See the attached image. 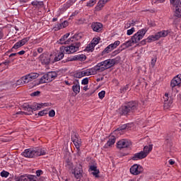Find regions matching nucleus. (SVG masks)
<instances>
[{
	"label": "nucleus",
	"instance_id": "f257e3e1",
	"mask_svg": "<svg viewBox=\"0 0 181 181\" xmlns=\"http://www.w3.org/2000/svg\"><path fill=\"white\" fill-rule=\"evenodd\" d=\"M47 151V150H46V148L43 147H32L25 149L24 151L21 153V155L22 156H24V158L33 159L39 156H43L46 155Z\"/></svg>",
	"mask_w": 181,
	"mask_h": 181
},
{
	"label": "nucleus",
	"instance_id": "f03ea898",
	"mask_svg": "<svg viewBox=\"0 0 181 181\" xmlns=\"http://www.w3.org/2000/svg\"><path fill=\"white\" fill-rule=\"evenodd\" d=\"M146 29H141L139 30L133 36H132L131 40L123 43L120 47L122 50H125V49H128V47H131L134 44L139 43L142 39H144V36L146 35Z\"/></svg>",
	"mask_w": 181,
	"mask_h": 181
},
{
	"label": "nucleus",
	"instance_id": "7ed1b4c3",
	"mask_svg": "<svg viewBox=\"0 0 181 181\" xmlns=\"http://www.w3.org/2000/svg\"><path fill=\"white\" fill-rule=\"evenodd\" d=\"M138 110V103L136 101H129L125 103L118 109L119 115H129V114H134L135 111Z\"/></svg>",
	"mask_w": 181,
	"mask_h": 181
},
{
	"label": "nucleus",
	"instance_id": "20e7f679",
	"mask_svg": "<svg viewBox=\"0 0 181 181\" xmlns=\"http://www.w3.org/2000/svg\"><path fill=\"white\" fill-rule=\"evenodd\" d=\"M121 62V57L118 56L114 59H106L103 62L98 63L96 66L99 73H102L105 70L114 67L115 64H118Z\"/></svg>",
	"mask_w": 181,
	"mask_h": 181
},
{
	"label": "nucleus",
	"instance_id": "39448f33",
	"mask_svg": "<svg viewBox=\"0 0 181 181\" xmlns=\"http://www.w3.org/2000/svg\"><path fill=\"white\" fill-rule=\"evenodd\" d=\"M153 148V145L150 144L148 146H145L143 148V151L136 153L132 157V160H141V159H145L151 152H152V149Z\"/></svg>",
	"mask_w": 181,
	"mask_h": 181
},
{
	"label": "nucleus",
	"instance_id": "423d86ee",
	"mask_svg": "<svg viewBox=\"0 0 181 181\" xmlns=\"http://www.w3.org/2000/svg\"><path fill=\"white\" fill-rule=\"evenodd\" d=\"M81 47V42H73L69 46H62L59 48V50L64 52V53H66V54H73L74 53H76V52H78Z\"/></svg>",
	"mask_w": 181,
	"mask_h": 181
},
{
	"label": "nucleus",
	"instance_id": "0eeeda50",
	"mask_svg": "<svg viewBox=\"0 0 181 181\" xmlns=\"http://www.w3.org/2000/svg\"><path fill=\"white\" fill-rule=\"evenodd\" d=\"M59 73H60V71H49L44 74L40 79V84H45V83H50V81H53V80H55L57 78V76L60 75Z\"/></svg>",
	"mask_w": 181,
	"mask_h": 181
},
{
	"label": "nucleus",
	"instance_id": "6e6552de",
	"mask_svg": "<svg viewBox=\"0 0 181 181\" xmlns=\"http://www.w3.org/2000/svg\"><path fill=\"white\" fill-rule=\"evenodd\" d=\"M71 141L77 150V153H80V148L81 147V138L78 133L71 132Z\"/></svg>",
	"mask_w": 181,
	"mask_h": 181
},
{
	"label": "nucleus",
	"instance_id": "1a4fd4ad",
	"mask_svg": "<svg viewBox=\"0 0 181 181\" xmlns=\"http://www.w3.org/2000/svg\"><path fill=\"white\" fill-rule=\"evenodd\" d=\"M130 173L134 176H138V175H141V173H144V167H142L139 164H134L130 168Z\"/></svg>",
	"mask_w": 181,
	"mask_h": 181
},
{
	"label": "nucleus",
	"instance_id": "9d476101",
	"mask_svg": "<svg viewBox=\"0 0 181 181\" xmlns=\"http://www.w3.org/2000/svg\"><path fill=\"white\" fill-rule=\"evenodd\" d=\"M170 4L175 7V15L177 18L181 17V1L180 0H170Z\"/></svg>",
	"mask_w": 181,
	"mask_h": 181
},
{
	"label": "nucleus",
	"instance_id": "9b49d317",
	"mask_svg": "<svg viewBox=\"0 0 181 181\" xmlns=\"http://www.w3.org/2000/svg\"><path fill=\"white\" fill-rule=\"evenodd\" d=\"M120 43H121V42H119V40H117L114 43L109 45L102 52V56H104V54H108V53H110V52H112V50H114V49H117V47H118V46H119Z\"/></svg>",
	"mask_w": 181,
	"mask_h": 181
},
{
	"label": "nucleus",
	"instance_id": "f8f14e48",
	"mask_svg": "<svg viewBox=\"0 0 181 181\" xmlns=\"http://www.w3.org/2000/svg\"><path fill=\"white\" fill-rule=\"evenodd\" d=\"M38 59L41 64H42L43 66H49V64H50L51 58L49 54L42 53L40 55Z\"/></svg>",
	"mask_w": 181,
	"mask_h": 181
},
{
	"label": "nucleus",
	"instance_id": "ddd939ff",
	"mask_svg": "<svg viewBox=\"0 0 181 181\" xmlns=\"http://www.w3.org/2000/svg\"><path fill=\"white\" fill-rule=\"evenodd\" d=\"M132 145V142L128 139H122L117 143V149H124V148H129Z\"/></svg>",
	"mask_w": 181,
	"mask_h": 181
},
{
	"label": "nucleus",
	"instance_id": "4468645a",
	"mask_svg": "<svg viewBox=\"0 0 181 181\" xmlns=\"http://www.w3.org/2000/svg\"><path fill=\"white\" fill-rule=\"evenodd\" d=\"M87 59V57L86 54H77L74 55V57H68L67 59H66V62H86Z\"/></svg>",
	"mask_w": 181,
	"mask_h": 181
},
{
	"label": "nucleus",
	"instance_id": "2eb2a0df",
	"mask_svg": "<svg viewBox=\"0 0 181 181\" xmlns=\"http://www.w3.org/2000/svg\"><path fill=\"white\" fill-rule=\"evenodd\" d=\"M180 86H181V74H178L171 80L170 87L172 90H173L175 87H180Z\"/></svg>",
	"mask_w": 181,
	"mask_h": 181
},
{
	"label": "nucleus",
	"instance_id": "dca6fc26",
	"mask_svg": "<svg viewBox=\"0 0 181 181\" xmlns=\"http://www.w3.org/2000/svg\"><path fill=\"white\" fill-rule=\"evenodd\" d=\"M82 73L83 74V77L86 76H93L94 74H97V73H98V67L96 65L93 68L82 71Z\"/></svg>",
	"mask_w": 181,
	"mask_h": 181
},
{
	"label": "nucleus",
	"instance_id": "f3484780",
	"mask_svg": "<svg viewBox=\"0 0 181 181\" xmlns=\"http://www.w3.org/2000/svg\"><path fill=\"white\" fill-rule=\"evenodd\" d=\"M103 23L100 22H93L90 25V28L93 32H97L98 33H100L103 30Z\"/></svg>",
	"mask_w": 181,
	"mask_h": 181
},
{
	"label": "nucleus",
	"instance_id": "a211bd4d",
	"mask_svg": "<svg viewBox=\"0 0 181 181\" xmlns=\"http://www.w3.org/2000/svg\"><path fill=\"white\" fill-rule=\"evenodd\" d=\"M70 36V33H66L65 35H64L59 41V43L60 45H69V43H70V42H73V40H71V38L68 39L67 40H66L67 39V37H69Z\"/></svg>",
	"mask_w": 181,
	"mask_h": 181
},
{
	"label": "nucleus",
	"instance_id": "6ab92c4d",
	"mask_svg": "<svg viewBox=\"0 0 181 181\" xmlns=\"http://www.w3.org/2000/svg\"><path fill=\"white\" fill-rule=\"evenodd\" d=\"M156 40H159L156 34L154 35H149L147 39L141 40V45H146V42H148V43H151L152 42H156Z\"/></svg>",
	"mask_w": 181,
	"mask_h": 181
},
{
	"label": "nucleus",
	"instance_id": "aec40b11",
	"mask_svg": "<svg viewBox=\"0 0 181 181\" xmlns=\"http://www.w3.org/2000/svg\"><path fill=\"white\" fill-rule=\"evenodd\" d=\"M170 33V30H161L160 32H158L156 33V35L157 36V38L160 39V37H166V36H168V35H169Z\"/></svg>",
	"mask_w": 181,
	"mask_h": 181
},
{
	"label": "nucleus",
	"instance_id": "412c9836",
	"mask_svg": "<svg viewBox=\"0 0 181 181\" xmlns=\"http://www.w3.org/2000/svg\"><path fill=\"white\" fill-rule=\"evenodd\" d=\"M83 170H81V168H76L74 172V177H76V180H80L83 177V173H81Z\"/></svg>",
	"mask_w": 181,
	"mask_h": 181
},
{
	"label": "nucleus",
	"instance_id": "4be33fe9",
	"mask_svg": "<svg viewBox=\"0 0 181 181\" xmlns=\"http://www.w3.org/2000/svg\"><path fill=\"white\" fill-rule=\"evenodd\" d=\"M31 5L34 6V8H37V9H40L45 6V3L43 1H39L37 0H35L31 2Z\"/></svg>",
	"mask_w": 181,
	"mask_h": 181
},
{
	"label": "nucleus",
	"instance_id": "5701e85b",
	"mask_svg": "<svg viewBox=\"0 0 181 181\" xmlns=\"http://www.w3.org/2000/svg\"><path fill=\"white\" fill-rule=\"evenodd\" d=\"M105 2L104 1V0H100L96 6L95 7V10L98 12L100 11H101V9L103 8L104 6H105Z\"/></svg>",
	"mask_w": 181,
	"mask_h": 181
},
{
	"label": "nucleus",
	"instance_id": "b1692460",
	"mask_svg": "<svg viewBox=\"0 0 181 181\" xmlns=\"http://www.w3.org/2000/svg\"><path fill=\"white\" fill-rule=\"evenodd\" d=\"M72 90L76 95L80 93V83H78V80L76 81V83H74V85L72 86Z\"/></svg>",
	"mask_w": 181,
	"mask_h": 181
},
{
	"label": "nucleus",
	"instance_id": "393cba45",
	"mask_svg": "<svg viewBox=\"0 0 181 181\" xmlns=\"http://www.w3.org/2000/svg\"><path fill=\"white\" fill-rule=\"evenodd\" d=\"M116 138L114 136H110L107 142L105 145V148H108V146H112L115 144Z\"/></svg>",
	"mask_w": 181,
	"mask_h": 181
},
{
	"label": "nucleus",
	"instance_id": "a878e982",
	"mask_svg": "<svg viewBox=\"0 0 181 181\" xmlns=\"http://www.w3.org/2000/svg\"><path fill=\"white\" fill-rule=\"evenodd\" d=\"M89 170L91 172L97 170V163L95 161H94V160H91L89 163Z\"/></svg>",
	"mask_w": 181,
	"mask_h": 181
},
{
	"label": "nucleus",
	"instance_id": "bb28decb",
	"mask_svg": "<svg viewBox=\"0 0 181 181\" xmlns=\"http://www.w3.org/2000/svg\"><path fill=\"white\" fill-rule=\"evenodd\" d=\"M30 105L33 108V110L37 111V110H40L42 108V107H43L44 104L35 103L33 105Z\"/></svg>",
	"mask_w": 181,
	"mask_h": 181
},
{
	"label": "nucleus",
	"instance_id": "cd10ccee",
	"mask_svg": "<svg viewBox=\"0 0 181 181\" xmlns=\"http://www.w3.org/2000/svg\"><path fill=\"white\" fill-rule=\"evenodd\" d=\"M64 52H62L60 51L57 56H56L54 59V62H60V60H62V59H63V57H64Z\"/></svg>",
	"mask_w": 181,
	"mask_h": 181
},
{
	"label": "nucleus",
	"instance_id": "c85d7f7f",
	"mask_svg": "<svg viewBox=\"0 0 181 181\" xmlns=\"http://www.w3.org/2000/svg\"><path fill=\"white\" fill-rule=\"evenodd\" d=\"M15 181H29L28 175L25 174L24 175H21L20 177H16Z\"/></svg>",
	"mask_w": 181,
	"mask_h": 181
},
{
	"label": "nucleus",
	"instance_id": "c756f323",
	"mask_svg": "<svg viewBox=\"0 0 181 181\" xmlns=\"http://www.w3.org/2000/svg\"><path fill=\"white\" fill-rule=\"evenodd\" d=\"M95 47L90 42L86 46L85 50L86 52H93Z\"/></svg>",
	"mask_w": 181,
	"mask_h": 181
},
{
	"label": "nucleus",
	"instance_id": "7c9ffc66",
	"mask_svg": "<svg viewBox=\"0 0 181 181\" xmlns=\"http://www.w3.org/2000/svg\"><path fill=\"white\" fill-rule=\"evenodd\" d=\"M23 80L25 84H28V83H30V81H32V79H31L30 76H29V74H27V75L23 76Z\"/></svg>",
	"mask_w": 181,
	"mask_h": 181
},
{
	"label": "nucleus",
	"instance_id": "2f4dec72",
	"mask_svg": "<svg viewBox=\"0 0 181 181\" xmlns=\"http://www.w3.org/2000/svg\"><path fill=\"white\" fill-rule=\"evenodd\" d=\"M81 37V33H76L72 37H71V39L73 40V42H74V40H80Z\"/></svg>",
	"mask_w": 181,
	"mask_h": 181
},
{
	"label": "nucleus",
	"instance_id": "473e14b6",
	"mask_svg": "<svg viewBox=\"0 0 181 181\" xmlns=\"http://www.w3.org/2000/svg\"><path fill=\"white\" fill-rule=\"evenodd\" d=\"M28 76H30V78H31V81H33V80H36V78L39 77L40 74L37 73H30L28 74Z\"/></svg>",
	"mask_w": 181,
	"mask_h": 181
},
{
	"label": "nucleus",
	"instance_id": "72a5a7b5",
	"mask_svg": "<svg viewBox=\"0 0 181 181\" xmlns=\"http://www.w3.org/2000/svg\"><path fill=\"white\" fill-rule=\"evenodd\" d=\"M129 89V85H126L119 89L120 93L125 94L126 91H128Z\"/></svg>",
	"mask_w": 181,
	"mask_h": 181
},
{
	"label": "nucleus",
	"instance_id": "f704fd0d",
	"mask_svg": "<svg viewBox=\"0 0 181 181\" xmlns=\"http://www.w3.org/2000/svg\"><path fill=\"white\" fill-rule=\"evenodd\" d=\"M28 40H30V37H26L19 40V42L21 44V46H25V45H26V43H28Z\"/></svg>",
	"mask_w": 181,
	"mask_h": 181
},
{
	"label": "nucleus",
	"instance_id": "c9c22d12",
	"mask_svg": "<svg viewBox=\"0 0 181 181\" xmlns=\"http://www.w3.org/2000/svg\"><path fill=\"white\" fill-rule=\"evenodd\" d=\"M74 77H76V78H81V77H84V75L83 74V71L75 73L74 74Z\"/></svg>",
	"mask_w": 181,
	"mask_h": 181
},
{
	"label": "nucleus",
	"instance_id": "e433bc0d",
	"mask_svg": "<svg viewBox=\"0 0 181 181\" xmlns=\"http://www.w3.org/2000/svg\"><path fill=\"white\" fill-rule=\"evenodd\" d=\"M95 4H97V0H90L88 2H87L86 6H94Z\"/></svg>",
	"mask_w": 181,
	"mask_h": 181
},
{
	"label": "nucleus",
	"instance_id": "4c0bfd02",
	"mask_svg": "<svg viewBox=\"0 0 181 181\" xmlns=\"http://www.w3.org/2000/svg\"><path fill=\"white\" fill-rule=\"evenodd\" d=\"M100 38H93L90 43L95 47L98 43H100Z\"/></svg>",
	"mask_w": 181,
	"mask_h": 181
},
{
	"label": "nucleus",
	"instance_id": "58836bf2",
	"mask_svg": "<svg viewBox=\"0 0 181 181\" xmlns=\"http://www.w3.org/2000/svg\"><path fill=\"white\" fill-rule=\"evenodd\" d=\"M122 50L123 49L121 48V47H119V49H117L112 52V56H117V54H118L119 53H121V52H122Z\"/></svg>",
	"mask_w": 181,
	"mask_h": 181
},
{
	"label": "nucleus",
	"instance_id": "ea45409f",
	"mask_svg": "<svg viewBox=\"0 0 181 181\" xmlns=\"http://www.w3.org/2000/svg\"><path fill=\"white\" fill-rule=\"evenodd\" d=\"M16 86H22L23 84H25V81H23V78L21 77L20 79H18L16 83Z\"/></svg>",
	"mask_w": 181,
	"mask_h": 181
},
{
	"label": "nucleus",
	"instance_id": "a19ab883",
	"mask_svg": "<svg viewBox=\"0 0 181 181\" xmlns=\"http://www.w3.org/2000/svg\"><path fill=\"white\" fill-rule=\"evenodd\" d=\"M22 44L21 43V41L17 42L13 47H12L11 50L13 49H19V47H22Z\"/></svg>",
	"mask_w": 181,
	"mask_h": 181
},
{
	"label": "nucleus",
	"instance_id": "79ce46f5",
	"mask_svg": "<svg viewBox=\"0 0 181 181\" xmlns=\"http://www.w3.org/2000/svg\"><path fill=\"white\" fill-rule=\"evenodd\" d=\"M98 97L100 100H103L105 97V90H102L98 93Z\"/></svg>",
	"mask_w": 181,
	"mask_h": 181
},
{
	"label": "nucleus",
	"instance_id": "37998d69",
	"mask_svg": "<svg viewBox=\"0 0 181 181\" xmlns=\"http://www.w3.org/2000/svg\"><path fill=\"white\" fill-rule=\"evenodd\" d=\"M1 177H8L9 176V173L8 171L3 170L1 173Z\"/></svg>",
	"mask_w": 181,
	"mask_h": 181
},
{
	"label": "nucleus",
	"instance_id": "c03bdc74",
	"mask_svg": "<svg viewBox=\"0 0 181 181\" xmlns=\"http://www.w3.org/2000/svg\"><path fill=\"white\" fill-rule=\"evenodd\" d=\"M40 95V91L37 90L30 93L31 97H39Z\"/></svg>",
	"mask_w": 181,
	"mask_h": 181
},
{
	"label": "nucleus",
	"instance_id": "a18cd8bd",
	"mask_svg": "<svg viewBox=\"0 0 181 181\" xmlns=\"http://www.w3.org/2000/svg\"><path fill=\"white\" fill-rule=\"evenodd\" d=\"M135 32V28H132L129 30H127V36H131Z\"/></svg>",
	"mask_w": 181,
	"mask_h": 181
},
{
	"label": "nucleus",
	"instance_id": "49530a36",
	"mask_svg": "<svg viewBox=\"0 0 181 181\" xmlns=\"http://www.w3.org/2000/svg\"><path fill=\"white\" fill-rule=\"evenodd\" d=\"M92 175H93V176H95V177H100V170L97 169L95 171H93L92 173Z\"/></svg>",
	"mask_w": 181,
	"mask_h": 181
},
{
	"label": "nucleus",
	"instance_id": "de8ad7c7",
	"mask_svg": "<svg viewBox=\"0 0 181 181\" xmlns=\"http://www.w3.org/2000/svg\"><path fill=\"white\" fill-rule=\"evenodd\" d=\"M54 30H60V29H64L63 25L62 23H58L57 25L54 28Z\"/></svg>",
	"mask_w": 181,
	"mask_h": 181
},
{
	"label": "nucleus",
	"instance_id": "09e8293b",
	"mask_svg": "<svg viewBox=\"0 0 181 181\" xmlns=\"http://www.w3.org/2000/svg\"><path fill=\"white\" fill-rule=\"evenodd\" d=\"M66 166H69V168H71L73 166V163L68 158L66 160Z\"/></svg>",
	"mask_w": 181,
	"mask_h": 181
},
{
	"label": "nucleus",
	"instance_id": "8fccbe9b",
	"mask_svg": "<svg viewBox=\"0 0 181 181\" xmlns=\"http://www.w3.org/2000/svg\"><path fill=\"white\" fill-rule=\"evenodd\" d=\"M73 5V3L71 2V1H69L66 4L64 5V8H66V9H68V8H70V6H71Z\"/></svg>",
	"mask_w": 181,
	"mask_h": 181
},
{
	"label": "nucleus",
	"instance_id": "3c124183",
	"mask_svg": "<svg viewBox=\"0 0 181 181\" xmlns=\"http://www.w3.org/2000/svg\"><path fill=\"white\" fill-rule=\"evenodd\" d=\"M164 98V107H169V103L168 101H169V97L163 98Z\"/></svg>",
	"mask_w": 181,
	"mask_h": 181
},
{
	"label": "nucleus",
	"instance_id": "603ef678",
	"mask_svg": "<svg viewBox=\"0 0 181 181\" xmlns=\"http://www.w3.org/2000/svg\"><path fill=\"white\" fill-rule=\"evenodd\" d=\"M81 84L83 86H87V84H88V78H83L81 81Z\"/></svg>",
	"mask_w": 181,
	"mask_h": 181
},
{
	"label": "nucleus",
	"instance_id": "864d4df0",
	"mask_svg": "<svg viewBox=\"0 0 181 181\" xmlns=\"http://www.w3.org/2000/svg\"><path fill=\"white\" fill-rule=\"evenodd\" d=\"M127 127L128 126L127 124H123L121 127H119L117 129H118V131H124V130L127 129Z\"/></svg>",
	"mask_w": 181,
	"mask_h": 181
},
{
	"label": "nucleus",
	"instance_id": "5fc2aeb1",
	"mask_svg": "<svg viewBox=\"0 0 181 181\" xmlns=\"http://www.w3.org/2000/svg\"><path fill=\"white\" fill-rule=\"evenodd\" d=\"M47 114V110H42L38 112V115L40 117H43V115H46Z\"/></svg>",
	"mask_w": 181,
	"mask_h": 181
},
{
	"label": "nucleus",
	"instance_id": "6e6d98bb",
	"mask_svg": "<svg viewBox=\"0 0 181 181\" xmlns=\"http://www.w3.org/2000/svg\"><path fill=\"white\" fill-rule=\"evenodd\" d=\"M56 115V112H54V110H52L49 112V117H53Z\"/></svg>",
	"mask_w": 181,
	"mask_h": 181
},
{
	"label": "nucleus",
	"instance_id": "4d7b16f0",
	"mask_svg": "<svg viewBox=\"0 0 181 181\" xmlns=\"http://www.w3.org/2000/svg\"><path fill=\"white\" fill-rule=\"evenodd\" d=\"M61 25H62V28H67V26H69V21H64L63 23H61Z\"/></svg>",
	"mask_w": 181,
	"mask_h": 181
},
{
	"label": "nucleus",
	"instance_id": "13d9d810",
	"mask_svg": "<svg viewBox=\"0 0 181 181\" xmlns=\"http://www.w3.org/2000/svg\"><path fill=\"white\" fill-rule=\"evenodd\" d=\"M151 64L152 67H155V64H156V58H153L151 61Z\"/></svg>",
	"mask_w": 181,
	"mask_h": 181
},
{
	"label": "nucleus",
	"instance_id": "bf43d9fd",
	"mask_svg": "<svg viewBox=\"0 0 181 181\" xmlns=\"http://www.w3.org/2000/svg\"><path fill=\"white\" fill-rule=\"evenodd\" d=\"M27 111H28V112H33V109L32 108V106H30V105H28L26 107Z\"/></svg>",
	"mask_w": 181,
	"mask_h": 181
},
{
	"label": "nucleus",
	"instance_id": "052dcab7",
	"mask_svg": "<svg viewBox=\"0 0 181 181\" xmlns=\"http://www.w3.org/2000/svg\"><path fill=\"white\" fill-rule=\"evenodd\" d=\"M40 175H43V171L42 170H37L36 171V175L37 177L40 176Z\"/></svg>",
	"mask_w": 181,
	"mask_h": 181
},
{
	"label": "nucleus",
	"instance_id": "680f3d73",
	"mask_svg": "<svg viewBox=\"0 0 181 181\" xmlns=\"http://www.w3.org/2000/svg\"><path fill=\"white\" fill-rule=\"evenodd\" d=\"M127 25H128L129 28L131 27V26H135V21H132V22L127 23Z\"/></svg>",
	"mask_w": 181,
	"mask_h": 181
},
{
	"label": "nucleus",
	"instance_id": "e2e57ef3",
	"mask_svg": "<svg viewBox=\"0 0 181 181\" xmlns=\"http://www.w3.org/2000/svg\"><path fill=\"white\" fill-rule=\"evenodd\" d=\"M25 53H26V52L25 50H21L18 52H17V54H19L20 56L23 55Z\"/></svg>",
	"mask_w": 181,
	"mask_h": 181
},
{
	"label": "nucleus",
	"instance_id": "0e129e2a",
	"mask_svg": "<svg viewBox=\"0 0 181 181\" xmlns=\"http://www.w3.org/2000/svg\"><path fill=\"white\" fill-rule=\"evenodd\" d=\"M37 52L38 53H43V48L42 47L37 48Z\"/></svg>",
	"mask_w": 181,
	"mask_h": 181
},
{
	"label": "nucleus",
	"instance_id": "69168bd1",
	"mask_svg": "<svg viewBox=\"0 0 181 181\" xmlns=\"http://www.w3.org/2000/svg\"><path fill=\"white\" fill-rule=\"evenodd\" d=\"M9 63H11V61L7 60V61H5L4 62H3V64H5V66H8V64H9Z\"/></svg>",
	"mask_w": 181,
	"mask_h": 181
},
{
	"label": "nucleus",
	"instance_id": "338daca9",
	"mask_svg": "<svg viewBox=\"0 0 181 181\" xmlns=\"http://www.w3.org/2000/svg\"><path fill=\"white\" fill-rule=\"evenodd\" d=\"M168 162L170 165H175V161L172 159H170Z\"/></svg>",
	"mask_w": 181,
	"mask_h": 181
},
{
	"label": "nucleus",
	"instance_id": "774afa93",
	"mask_svg": "<svg viewBox=\"0 0 181 181\" xmlns=\"http://www.w3.org/2000/svg\"><path fill=\"white\" fill-rule=\"evenodd\" d=\"M4 37V32L2 30L0 31V40Z\"/></svg>",
	"mask_w": 181,
	"mask_h": 181
}]
</instances>
